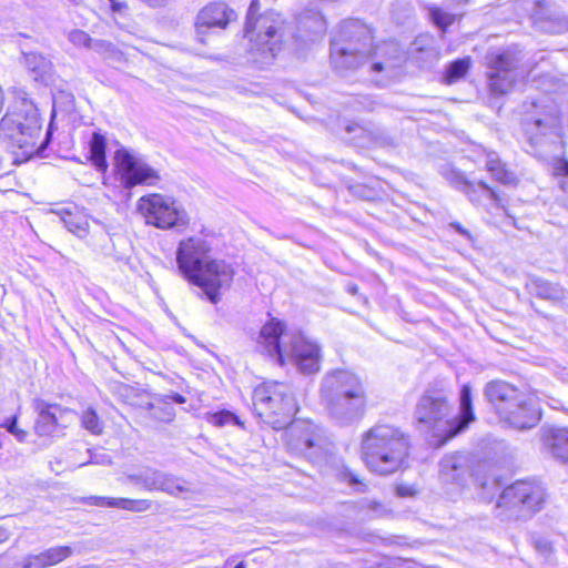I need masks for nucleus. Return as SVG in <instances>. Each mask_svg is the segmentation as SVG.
<instances>
[{"instance_id": "obj_12", "label": "nucleus", "mask_w": 568, "mask_h": 568, "mask_svg": "<svg viewBox=\"0 0 568 568\" xmlns=\"http://www.w3.org/2000/svg\"><path fill=\"white\" fill-rule=\"evenodd\" d=\"M138 211L148 224L158 229L168 230L189 224V215L181 204L162 194L153 193L139 199Z\"/></svg>"}, {"instance_id": "obj_28", "label": "nucleus", "mask_w": 568, "mask_h": 568, "mask_svg": "<svg viewBox=\"0 0 568 568\" xmlns=\"http://www.w3.org/2000/svg\"><path fill=\"white\" fill-rule=\"evenodd\" d=\"M24 65L36 81L45 82L52 74V62L37 52L24 53Z\"/></svg>"}, {"instance_id": "obj_19", "label": "nucleus", "mask_w": 568, "mask_h": 568, "mask_svg": "<svg viewBox=\"0 0 568 568\" xmlns=\"http://www.w3.org/2000/svg\"><path fill=\"white\" fill-rule=\"evenodd\" d=\"M237 16L225 2H211L196 17L197 36L205 34L212 28L225 29Z\"/></svg>"}, {"instance_id": "obj_42", "label": "nucleus", "mask_w": 568, "mask_h": 568, "mask_svg": "<svg viewBox=\"0 0 568 568\" xmlns=\"http://www.w3.org/2000/svg\"><path fill=\"white\" fill-rule=\"evenodd\" d=\"M343 477L357 491H365L366 485L363 484L357 477V475H355L352 470L345 469L343 473Z\"/></svg>"}, {"instance_id": "obj_41", "label": "nucleus", "mask_w": 568, "mask_h": 568, "mask_svg": "<svg viewBox=\"0 0 568 568\" xmlns=\"http://www.w3.org/2000/svg\"><path fill=\"white\" fill-rule=\"evenodd\" d=\"M212 423L216 426H224L231 423L239 424V420L234 414L227 410H222L212 416Z\"/></svg>"}, {"instance_id": "obj_6", "label": "nucleus", "mask_w": 568, "mask_h": 568, "mask_svg": "<svg viewBox=\"0 0 568 568\" xmlns=\"http://www.w3.org/2000/svg\"><path fill=\"white\" fill-rule=\"evenodd\" d=\"M283 335L284 324L272 318L260 331L257 348L282 366L288 362L303 374L318 372L321 363L320 346L301 334L294 335L288 346H283L281 343Z\"/></svg>"}, {"instance_id": "obj_34", "label": "nucleus", "mask_w": 568, "mask_h": 568, "mask_svg": "<svg viewBox=\"0 0 568 568\" xmlns=\"http://www.w3.org/2000/svg\"><path fill=\"white\" fill-rule=\"evenodd\" d=\"M470 65V59H457L449 63L445 73V80L447 83H454L462 79L468 71Z\"/></svg>"}, {"instance_id": "obj_13", "label": "nucleus", "mask_w": 568, "mask_h": 568, "mask_svg": "<svg viewBox=\"0 0 568 568\" xmlns=\"http://www.w3.org/2000/svg\"><path fill=\"white\" fill-rule=\"evenodd\" d=\"M525 134L531 154L539 158L555 156L561 152L562 139L558 118L549 114L546 118H536L526 124Z\"/></svg>"}, {"instance_id": "obj_21", "label": "nucleus", "mask_w": 568, "mask_h": 568, "mask_svg": "<svg viewBox=\"0 0 568 568\" xmlns=\"http://www.w3.org/2000/svg\"><path fill=\"white\" fill-rule=\"evenodd\" d=\"M73 555L70 546L50 547L38 555H29L23 559V568H48L58 565Z\"/></svg>"}, {"instance_id": "obj_49", "label": "nucleus", "mask_w": 568, "mask_h": 568, "mask_svg": "<svg viewBox=\"0 0 568 568\" xmlns=\"http://www.w3.org/2000/svg\"><path fill=\"white\" fill-rule=\"evenodd\" d=\"M172 398H173V400H174L175 403H178V404H183V403H185V397H184L183 395H181V394H178V393H176V394H174V395L172 396Z\"/></svg>"}, {"instance_id": "obj_26", "label": "nucleus", "mask_w": 568, "mask_h": 568, "mask_svg": "<svg viewBox=\"0 0 568 568\" xmlns=\"http://www.w3.org/2000/svg\"><path fill=\"white\" fill-rule=\"evenodd\" d=\"M58 215L69 232L73 233L79 239L88 236L90 221L87 214L73 206L60 210Z\"/></svg>"}, {"instance_id": "obj_35", "label": "nucleus", "mask_w": 568, "mask_h": 568, "mask_svg": "<svg viewBox=\"0 0 568 568\" xmlns=\"http://www.w3.org/2000/svg\"><path fill=\"white\" fill-rule=\"evenodd\" d=\"M81 425L92 435H101L103 433V423L93 408H87L82 413Z\"/></svg>"}, {"instance_id": "obj_39", "label": "nucleus", "mask_w": 568, "mask_h": 568, "mask_svg": "<svg viewBox=\"0 0 568 568\" xmlns=\"http://www.w3.org/2000/svg\"><path fill=\"white\" fill-rule=\"evenodd\" d=\"M90 50L103 55H113L116 50L113 43L102 39H93Z\"/></svg>"}, {"instance_id": "obj_14", "label": "nucleus", "mask_w": 568, "mask_h": 568, "mask_svg": "<svg viewBox=\"0 0 568 568\" xmlns=\"http://www.w3.org/2000/svg\"><path fill=\"white\" fill-rule=\"evenodd\" d=\"M113 159L120 181L125 189L141 184L154 185L160 180L155 169L124 148L116 150Z\"/></svg>"}, {"instance_id": "obj_2", "label": "nucleus", "mask_w": 568, "mask_h": 568, "mask_svg": "<svg viewBox=\"0 0 568 568\" xmlns=\"http://www.w3.org/2000/svg\"><path fill=\"white\" fill-rule=\"evenodd\" d=\"M210 244L201 237H189L180 242L176 263L180 273L193 285L200 287L206 298L217 304L221 290L231 285L234 271L223 260L210 258Z\"/></svg>"}, {"instance_id": "obj_36", "label": "nucleus", "mask_w": 568, "mask_h": 568, "mask_svg": "<svg viewBox=\"0 0 568 568\" xmlns=\"http://www.w3.org/2000/svg\"><path fill=\"white\" fill-rule=\"evenodd\" d=\"M445 179L457 190L463 191L465 186L468 185L469 180L465 176V174L458 170L453 168L446 169L443 172Z\"/></svg>"}, {"instance_id": "obj_23", "label": "nucleus", "mask_w": 568, "mask_h": 568, "mask_svg": "<svg viewBox=\"0 0 568 568\" xmlns=\"http://www.w3.org/2000/svg\"><path fill=\"white\" fill-rule=\"evenodd\" d=\"M544 444L554 459L568 466V427L550 429L544 437Z\"/></svg>"}, {"instance_id": "obj_3", "label": "nucleus", "mask_w": 568, "mask_h": 568, "mask_svg": "<svg viewBox=\"0 0 568 568\" xmlns=\"http://www.w3.org/2000/svg\"><path fill=\"white\" fill-rule=\"evenodd\" d=\"M415 418L440 445L445 444L475 420L471 387L465 384L460 389L458 417L453 414V405L443 390L428 389L416 405Z\"/></svg>"}, {"instance_id": "obj_7", "label": "nucleus", "mask_w": 568, "mask_h": 568, "mask_svg": "<svg viewBox=\"0 0 568 568\" xmlns=\"http://www.w3.org/2000/svg\"><path fill=\"white\" fill-rule=\"evenodd\" d=\"M484 397L499 423L517 430L534 428L541 419V412L532 397L501 379L488 382Z\"/></svg>"}, {"instance_id": "obj_33", "label": "nucleus", "mask_w": 568, "mask_h": 568, "mask_svg": "<svg viewBox=\"0 0 568 568\" xmlns=\"http://www.w3.org/2000/svg\"><path fill=\"white\" fill-rule=\"evenodd\" d=\"M462 192H464L473 203H479L481 196L486 195L497 205L499 204V197L497 193L484 181H478L477 183L469 181L468 185L465 186Z\"/></svg>"}, {"instance_id": "obj_4", "label": "nucleus", "mask_w": 568, "mask_h": 568, "mask_svg": "<svg viewBox=\"0 0 568 568\" xmlns=\"http://www.w3.org/2000/svg\"><path fill=\"white\" fill-rule=\"evenodd\" d=\"M408 450V438L400 429L388 424H377L362 436V459L372 473L381 476L400 470Z\"/></svg>"}, {"instance_id": "obj_32", "label": "nucleus", "mask_w": 568, "mask_h": 568, "mask_svg": "<svg viewBox=\"0 0 568 568\" xmlns=\"http://www.w3.org/2000/svg\"><path fill=\"white\" fill-rule=\"evenodd\" d=\"M106 139L99 132H94L89 143V159L97 170L104 172L108 169L105 158Z\"/></svg>"}, {"instance_id": "obj_15", "label": "nucleus", "mask_w": 568, "mask_h": 568, "mask_svg": "<svg viewBox=\"0 0 568 568\" xmlns=\"http://www.w3.org/2000/svg\"><path fill=\"white\" fill-rule=\"evenodd\" d=\"M321 398L331 396L368 395L367 386L362 376L347 368L328 371L322 378Z\"/></svg>"}, {"instance_id": "obj_43", "label": "nucleus", "mask_w": 568, "mask_h": 568, "mask_svg": "<svg viewBox=\"0 0 568 568\" xmlns=\"http://www.w3.org/2000/svg\"><path fill=\"white\" fill-rule=\"evenodd\" d=\"M90 464L110 465L112 463L111 457L108 454H91Z\"/></svg>"}, {"instance_id": "obj_37", "label": "nucleus", "mask_w": 568, "mask_h": 568, "mask_svg": "<svg viewBox=\"0 0 568 568\" xmlns=\"http://www.w3.org/2000/svg\"><path fill=\"white\" fill-rule=\"evenodd\" d=\"M429 17L432 21L440 29L445 30L448 26L454 22V16L443 11L439 8H430Z\"/></svg>"}, {"instance_id": "obj_17", "label": "nucleus", "mask_w": 568, "mask_h": 568, "mask_svg": "<svg viewBox=\"0 0 568 568\" xmlns=\"http://www.w3.org/2000/svg\"><path fill=\"white\" fill-rule=\"evenodd\" d=\"M406 52L397 41L389 40L377 44L373 52L368 53L369 69L372 72L393 73L406 61Z\"/></svg>"}, {"instance_id": "obj_45", "label": "nucleus", "mask_w": 568, "mask_h": 568, "mask_svg": "<svg viewBox=\"0 0 568 568\" xmlns=\"http://www.w3.org/2000/svg\"><path fill=\"white\" fill-rule=\"evenodd\" d=\"M359 103L363 105V109L368 111H373L375 108V102L368 98H364L363 101H359Z\"/></svg>"}, {"instance_id": "obj_1", "label": "nucleus", "mask_w": 568, "mask_h": 568, "mask_svg": "<svg viewBox=\"0 0 568 568\" xmlns=\"http://www.w3.org/2000/svg\"><path fill=\"white\" fill-rule=\"evenodd\" d=\"M253 407L257 417L274 429L287 428V447L311 462L318 460L326 452L322 429L312 423H291L297 410L291 388L282 383H264L253 390Z\"/></svg>"}, {"instance_id": "obj_11", "label": "nucleus", "mask_w": 568, "mask_h": 568, "mask_svg": "<svg viewBox=\"0 0 568 568\" xmlns=\"http://www.w3.org/2000/svg\"><path fill=\"white\" fill-rule=\"evenodd\" d=\"M521 60V52L515 48L487 54V75L491 93L503 95L511 91L518 78L524 74Z\"/></svg>"}, {"instance_id": "obj_27", "label": "nucleus", "mask_w": 568, "mask_h": 568, "mask_svg": "<svg viewBox=\"0 0 568 568\" xmlns=\"http://www.w3.org/2000/svg\"><path fill=\"white\" fill-rule=\"evenodd\" d=\"M345 130L348 133H358L356 134L357 138L364 139L376 146L393 145V139L384 130L373 124L351 123L346 125Z\"/></svg>"}, {"instance_id": "obj_50", "label": "nucleus", "mask_w": 568, "mask_h": 568, "mask_svg": "<svg viewBox=\"0 0 568 568\" xmlns=\"http://www.w3.org/2000/svg\"><path fill=\"white\" fill-rule=\"evenodd\" d=\"M558 170L564 174L568 175V162L564 161L561 165L558 168Z\"/></svg>"}, {"instance_id": "obj_40", "label": "nucleus", "mask_w": 568, "mask_h": 568, "mask_svg": "<svg viewBox=\"0 0 568 568\" xmlns=\"http://www.w3.org/2000/svg\"><path fill=\"white\" fill-rule=\"evenodd\" d=\"M17 422H18V416L17 415H13L12 417L10 418H7L4 420L3 424H1V426L6 427L7 430L14 435L17 437L18 440L20 442H23L27 437V432L23 430V429H20L17 425Z\"/></svg>"}, {"instance_id": "obj_20", "label": "nucleus", "mask_w": 568, "mask_h": 568, "mask_svg": "<svg viewBox=\"0 0 568 568\" xmlns=\"http://www.w3.org/2000/svg\"><path fill=\"white\" fill-rule=\"evenodd\" d=\"M33 408L37 413L34 430L39 436L53 435L60 426V420L69 410L57 404H49L43 399L33 400Z\"/></svg>"}, {"instance_id": "obj_10", "label": "nucleus", "mask_w": 568, "mask_h": 568, "mask_svg": "<svg viewBox=\"0 0 568 568\" xmlns=\"http://www.w3.org/2000/svg\"><path fill=\"white\" fill-rule=\"evenodd\" d=\"M545 488L536 481L518 480L500 494L497 508L508 519H526L539 511L545 501Z\"/></svg>"}, {"instance_id": "obj_44", "label": "nucleus", "mask_w": 568, "mask_h": 568, "mask_svg": "<svg viewBox=\"0 0 568 568\" xmlns=\"http://www.w3.org/2000/svg\"><path fill=\"white\" fill-rule=\"evenodd\" d=\"M534 544L540 554L548 556L551 552V545L547 539H536Z\"/></svg>"}, {"instance_id": "obj_8", "label": "nucleus", "mask_w": 568, "mask_h": 568, "mask_svg": "<svg viewBox=\"0 0 568 568\" xmlns=\"http://www.w3.org/2000/svg\"><path fill=\"white\" fill-rule=\"evenodd\" d=\"M372 37L368 28L357 21H344L331 42V60L338 71H354L368 63Z\"/></svg>"}, {"instance_id": "obj_51", "label": "nucleus", "mask_w": 568, "mask_h": 568, "mask_svg": "<svg viewBox=\"0 0 568 568\" xmlns=\"http://www.w3.org/2000/svg\"><path fill=\"white\" fill-rule=\"evenodd\" d=\"M348 292L352 293V294H356L357 293V286H355V285L348 286Z\"/></svg>"}, {"instance_id": "obj_5", "label": "nucleus", "mask_w": 568, "mask_h": 568, "mask_svg": "<svg viewBox=\"0 0 568 568\" xmlns=\"http://www.w3.org/2000/svg\"><path fill=\"white\" fill-rule=\"evenodd\" d=\"M260 0H251L245 22V37L250 40L252 61L263 68L272 63L283 45L292 38L291 27L274 11L256 17Z\"/></svg>"}, {"instance_id": "obj_9", "label": "nucleus", "mask_w": 568, "mask_h": 568, "mask_svg": "<svg viewBox=\"0 0 568 568\" xmlns=\"http://www.w3.org/2000/svg\"><path fill=\"white\" fill-rule=\"evenodd\" d=\"M41 131L40 115L33 102L22 99L12 111L0 120V132L26 153H38L45 149L47 138L37 145Z\"/></svg>"}, {"instance_id": "obj_31", "label": "nucleus", "mask_w": 568, "mask_h": 568, "mask_svg": "<svg viewBox=\"0 0 568 568\" xmlns=\"http://www.w3.org/2000/svg\"><path fill=\"white\" fill-rule=\"evenodd\" d=\"M486 169L493 178L501 184L510 185L516 183V175L506 168L495 152L487 154Z\"/></svg>"}, {"instance_id": "obj_52", "label": "nucleus", "mask_w": 568, "mask_h": 568, "mask_svg": "<svg viewBox=\"0 0 568 568\" xmlns=\"http://www.w3.org/2000/svg\"><path fill=\"white\" fill-rule=\"evenodd\" d=\"M234 568H246L243 561L239 562Z\"/></svg>"}, {"instance_id": "obj_46", "label": "nucleus", "mask_w": 568, "mask_h": 568, "mask_svg": "<svg viewBox=\"0 0 568 568\" xmlns=\"http://www.w3.org/2000/svg\"><path fill=\"white\" fill-rule=\"evenodd\" d=\"M452 226L463 236L468 239L470 237V233L466 229H464L459 223H452Z\"/></svg>"}, {"instance_id": "obj_47", "label": "nucleus", "mask_w": 568, "mask_h": 568, "mask_svg": "<svg viewBox=\"0 0 568 568\" xmlns=\"http://www.w3.org/2000/svg\"><path fill=\"white\" fill-rule=\"evenodd\" d=\"M9 537L10 532L6 528L0 527V544L7 541Z\"/></svg>"}, {"instance_id": "obj_30", "label": "nucleus", "mask_w": 568, "mask_h": 568, "mask_svg": "<svg viewBox=\"0 0 568 568\" xmlns=\"http://www.w3.org/2000/svg\"><path fill=\"white\" fill-rule=\"evenodd\" d=\"M465 466V457L460 454L445 456L439 463L440 478L446 483H455L460 479Z\"/></svg>"}, {"instance_id": "obj_24", "label": "nucleus", "mask_w": 568, "mask_h": 568, "mask_svg": "<svg viewBox=\"0 0 568 568\" xmlns=\"http://www.w3.org/2000/svg\"><path fill=\"white\" fill-rule=\"evenodd\" d=\"M87 503L92 506L119 508L134 513H143L151 508L152 501L148 499H129L90 496Z\"/></svg>"}, {"instance_id": "obj_25", "label": "nucleus", "mask_w": 568, "mask_h": 568, "mask_svg": "<svg viewBox=\"0 0 568 568\" xmlns=\"http://www.w3.org/2000/svg\"><path fill=\"white\" fill-rule=\"evenodd\" d=\"M408 54L422 67H430L438 60V51L433 44V39L423 34L417 37L410 44Z\"/></svg>"}, {"instance_id": "obj_48", "label": "nucleus", "mask_w": 568, "mask_h": 568, "mask_svg": "<svg viewBox=\"0 0 568 568\" xmlns=\"http://www.w3.org/2000/svg\"><path fill=\"white\" fill-rule=\"evenodd\" d=\"M143 1L151 7H159V6H162L165 0H143Z\"/></svg>"}, {"instance_id": "obj_38", "label": "nucleus", "mask_w": 568, "mask_h": 568, "mask_svg": "<svg viewBox=\"0 0 568 568\" xmlns=\"http://www.w3.org/2000/svg\"><path fill=\"white\" fill-rule=\"evenodd\" d=\"M68 39L73 45L84 49H90L93 41V39L85 31L80 29L70 31Z\"/></svg>"}, {"instance_id": "obj_22", "label": "nucleus", "mask_w": 568, "mask_h": 568, "mask_svg": "<svg viewBox=\"0 0 568 568\" xmlns=\"http://www.w3.org/2000/svg\"><path fill=\"white\" fill-rule=\"evenodd\" d=\"M526 290L538 298L559 302L566 297L565 290L557 283L531 275L526 281Z\"/></svg>"}, {"instance_id": "obj_29", "label": "nucleus", "mask_w": 568, "mask_h": 568, "mask_svg": "<svg viewBox=\"0 0 568 568\" xmlns=\"http://www.w3.org/2000/svg\"><path fill=\"white\" fill-rule=\"evenodd\" d=\"M300 30L314 36H322L326 31V22L318 9H305L296 17Z\"/></svg>"}, {"instance_id": "obj_16", "label": "nucleus", "mask_w": 568, "mask_h": 568, "mask_svg": "<svg viewBox=\"0 0 568 568\" xmlns=\"http://www.w3.org/2000/svg\"><path fill=\"white\" fill-rule=\"evenodd\" d=\"M328 417L339 426H351L363 419L368 407V395L331 396L321 398Z\"/></svg>"}, {"instance_id": "obj_18", "label": "nucleus", "mask_w": 568, "mask_h": 568, "mask_svg": "<svg viewBox=\"0 0 568 568\" xmlns=\"http://www.w3.org/2000/svg\"><path fill=\"white\" fill-rule=\"evenodd\" d=\"M129 479L136 485H142L148 490H161L171 496L190 490L181 478L158 469L150 468L129 475Z\"/></svg>"}]
</instances>
